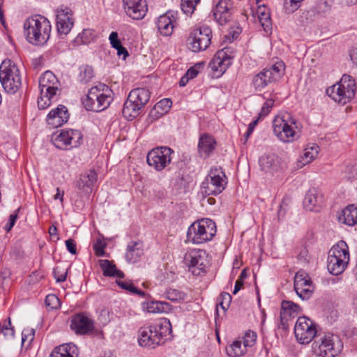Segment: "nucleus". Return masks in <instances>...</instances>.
I'll return each mask as SVG.
<instances>
[{
	"instance_id": "41",
	"label": "nucleus",
	"mask_w": 357,
	"mask_h": 357,
	"mask_svg": "<svg viewBox=\"0 0 357 357\" xmlns=\"http://www.w3.org/2000/svg\"><path fill=\"white\" fill-rule=\"evenodd\" d=\"M165 297L172 302L180 303L185 301L187 294L177 289H169L165 291Z\"/></svg>"
},
{
	"instance_id": "58",
	"label": "nucleus",
	"mask_w": 357,
	"mask_h": 357,
	"mask_svg": "<svg viewBox=\"0 0 357 357\" xmlns=\"http://www.w3.org/2000/svg\"><path fill=\"white\" fill-rule=\"evenodd\" d=\"M109 40L111 46L114 48L119 47L121 44V40L119 38V34L116 31H112L109 36Z\"/></svg>"
},
{
	"instance_id": "38",
	"label": "nucleus",
	"mask_w": 357,
	"mask_h": 357,
	"mask_svg": "<svg viewBox=\"0 0 357 357\" xmlns=\"http://www.w3.org/2000/svg\"><path fill=\"white\" fill-rule=\"evenodd\" d=\"M246 348L241 340H235L226 347V352L229 357H240L245 354Z\"/></svg>"
},
{
	"instance_id": "56",
	"label": "nucleus",
	"mask_w": 357,
	"mask_h": 357,
	"mask_svg": "<svg viewBox=\"0 0 357 357\" xmlns=\"http://www.w3.org/2000/svg\"><path fill=\"white\" fill-rule=\"evenodd\" d=\"M35 331L33 328H26L22 333V344L25 341L29 340V342H32L34 338Z\"/></svg>"
},
{
	"instance_id": "22",
	"label": "nucleus",
	"mask_w": 357,
	"mask_h": 357,
	"mask_svg": "<svg viewBox=\"0 0 357 357\" xmlns=\"http://www.w3.org/2000/svg\"><path fill=\"white\" fill-rule=\"evenodd\" d=\"M126 15L135 20L143 19L146 15L148 6L146 0H123Z\"/></svg>"
},
{
	"instance_id": "50",
	"label": "nucleus",
	"mask_w": 357,
	"mask_h": 357,
	"mask_svg": "<svg viewBox=\"0 0 357 357\" xmlns=\"http://www.w3.org/2000/svg\"><path fill=\"white\" fill-rule=\"evenodd\" d=\"M267 69L273 74L275 79L277 80L282 75V71L284 69V64L282 61L276 62L270 68Z\"/></svg>"
},
{
	"instance_id": "19",
	"label": "nucleus",
	"mask_w": 357,
	"mask_h": 357,
	"mask_svg": "<svg viewBox=\"0 0 357 357\" xmlns=\"http://www.w3.org/2000/svg\"><path fill=\"white\" fill-rule=\"evenodd\" d=\"M312 282L304 271H298L294 278V287L296 294L303 301L308 300L312 294Z\"/></svg>"
},
{
	"instance_id": "9",
	"label": "nucleus",
	"mask_w": 357,
	"mask_h": 357,
	"mask_svg": "<svg viewBox=\"0 0 357 357\" xmlns=\"http://www.w3.org/2000/svg\"><path fill=\"white\" fill-rule=\"evenodd\" d=\"M297 121L289 113L277 116L273 121V130L278 138L283 142H293L296 134Z\"/></svg>"
},
{
	"instance_id": "4",
	"label": "nucleus",
	"mask_w": 357,
	"mask_h": 357,
	"mask_svg": "<svg viewBox=\"0 0 357 357\" xmlns=\"http://www.w3.org/2000/svg\"><path fill=\"white\" fill-rule=\"evenodd\" d=\"M151 93L145 88H136L129 93L122 109L123 116L132 121L137 117L150 99Z\"/></svg>"
},
{
	"instance_id": "34",
	"label": "nucleus",
	"mask_w": 357,
	"mask_h": 357,
	"mask_svg": "<svg viewBox=\"0 0 357 357\" xmlns=\"http://www.w3.org/2000/svg\"><path fill=\"white\" fill-rule=\"evenodd\" d=\"M275 80L273 74L267 68H265L255 76L253 84L256 89H262Z\"/></svg>"
},
{
	"instance_id": "16",
	"label": "nucleus",
	"mask_w": 357,
	"mask_h": 357,
	"mask_svg": "<svg viewBox=\"0 0 357 357\" xmlns=\"http://www.w3.org/2000/svg\"><path fill=\"white\" fill-rule=\"evenodd\" d=\"M54 140V145L61 149H66L67 146L77 147L82 143V135L78 130H62Z\"/></svg>"
},
{
	"instance_id": "6",
	"label": "nucleus",
	"mask_w": 357,
	"mask_h": 357,
	"mask_svg": "<svg viewBox=\"0 0 357 357\" xmlns=\"http://www.w3.org/2000/svg\"><path fill=\"white\" fill-rule=\"evenodd\" d=\"M216 234V225L211 219H202L192 223L187 231V241L200 244L211 241Z\"/></svg>"
},
{
	"instance_id": "14",
	"label": "nucleus",
	"mask_w": 357,
	"mask_h": 357,
	"mask_svg": "<svg viewBox=\"0 0 357 357\" xmlns=\"http://www.w3.org/2000/svg\"><path fill=\"white\" fill-rule=\"evenodd\" d=\"M212 38L211 29L204 25L194 29L188 38L190 48L194 52L205 50L211 44Z\"/></svg>"
},
{
	"instance_id": "48",
	"label": "nucleus",
	"mask_w": 357,
	"mask_h": 357,
	"mask_svg": "<svg viewBox=\"0 0 357 357\" xmlns=\"http://www.w3.org/2000/svg\"><path fill=\"white\" fill-rule=\"evenodd\" d=\"M15 331L11 326L10 319H8V323L3 326L1 325L0 334H2L6 338H12L14 337Z\"/></svg>"
},
{
	"instance_id": "18",
	"label": "nucleus",
	"mask_w": 357,
	"mask_h": 357,
	"mask_svg": "<svg viewBox=\"0 0 357 357\" xmlns=\"http://www.w3.org/2000/svg\"><path fill=\"white\" fill-rule=\"evenodd\" d=\"M56 28L59 34L67 35L74 24L72 10L64 6H61L56 10Z\"/></svg>"
},
{
	"instance_id": "5",
	"label": "nucleus",
	"mask_w": 357,
	"mask_h": 357,
	"mask_svg": "<svg viewBox=\"0 0 357 357\" xmlns=\"http://www.w3.org/2000/svg\"><path fill=\"white\" fill-rule=\"evenodd\" d=\"M349 261L348 245L345 241H340L329 250L327 268L331 274L338 275L344 272Z\"/></svg>"
},
{
	"instance_id": "26",
	"label": "nucleus",
	"mask_w": 357,
	"mask_h": 357,
	"mask_svg": "<svg viewBox=\"0 0 357 357\" xmlns=\"http://www.w3.org/2000/svg\"><path fill=\"white\" fill-rule=\"evenodd\" d=\"M176 12L169 10L158 18L157 27L162 35L169 36L172 33L176 23Z\"/></svg>"
},
{
	"instance_id": "2",
	"label": "nucleus",
	"mask_w": 357,
	"mask_h": 357,
	"mask_svg": "<svg viewBox=\"0 0 357 357\" xmlns=\"http://www.w3.org/2000/svg\"><path fill=\"white\" fill-rule=\"evenodd\" d=\"M24 34L27 41L34 45H43L50 39L51 24L43 15H36L27 18L23 24Z\"/></svg>"
},
{
	"instance_id": "31",
	"label": "nucleus",
	"mask_w": 357,
	"mask_h": 357,
	"mask_svg": "<svg viewBox=\"0 0 357 357\" xmlns=\"http://www.w3.org/2000/svg\"><path fill=\"white\" fill-rule=\"evenodd\" d=\"M338 221L348 226L356 225L357 207L352 204L344 208L338 215Z\"/></svg>"
},
{
	"instance_id": "24",
	"label": "nucleus",
	"mask_w": 357,
	"mask_h": 357,
	"mask_svg": "<svg viewBox=\"0 0 357 357\" xmlns=\"http://www.w3.org/2000/svg\"><path fill=\"white\" fill-rule=\"evenodd\" d=\"M93 328V321L84 313H77L71 317L70 328L76 334H87L91 332Z\"/></svg>"
},
{
	"instance_id": "49",
	"label": "nucleus",
	"mask_w": 357,
	"mask_h": 357,
	"mask_svg": "<svg viewBox=\"0 0 357 357\" xmlns=\"http://www.w3.org/2000/svg\"><path fill=\"white\" fill-rule=\"evenodd\" d=\"M67 273V268H63L59 266H56L53 270L54 276L58 282H64L66 280Z\"/></svg>"
},
{
	"instance_id": "62",
	"label": "nucleus",
	"mask_w": 357,
	"mask_h": 357,
	"mask_svg": "<svg viewBox=\"0 0 357 357\" xmlns=\"http://www.w3.org/2000/svg\"><path fill=\"white\" fill-rule=\"evenodd\" d=\"M257 120H255V121L251 122L249 124L248 130H247L246 132L244 135L245 141L248 140V137H250V135L253 132L254 128H255V126L257 125Z\"/></svg>"
},
{
	"instance_id": "36",
	"label": "nucleus",
	"mask_w": 357,
	"mask_h": 357,
	"mask_svg": "<svg viewBox=\"0 0 357 357\" xmlns=\"http://www.w3.org/2000/svg\"><path fill=\"white\" fill-rule=\"evenodd\" d=\"M143 308L149 313H163L170 311L172 305L164 301H150L143 303Z\"/></svg>"
},
{
	"instance_id": "33",
	"label": "nucleus",
	"mask_w": 357,
	"mask_h": 357,
	"mask_svg": "<svg viewBox=\"0 0 357 357\" xmlns=\"http://www.w3.org/2000/svg\"><path fill=\"white\" fill-rule=\"evenodd\" d=\"M172 102L169 98H164L157 102L149 114L153 120L158 119L166 114L172 107Z\"/></svg>"
},
{
	"instance_id": "10",
	"label": "nucleus",
	"mask_w": 357,
	"mask_h": 357,
	"mask_svg": "<svg viewBox=\"0 0 357 357\" xmlns=\"http://www.w3.org/2000/svg\"><path fill=\"white\" fill-rule=\"evenodd\" d=\"M227 178L220 167H211L202 183V192L206 195H218L226 188Z\"/></svg>"
},
{
	"instance_id": "21",
	"label": "nucleus",
	"mask_w": 357,
	"mask_h": 357,
	"mask_svg": "<svg viewBox=\"0 0 357 357\" xmlns=\"http://www.w3.org/2000/svg\"><path fill=\"white\" fill-rule=\"evenodd\" d=\"M39 88L40 94L54 97L59 89V80L52 72L47 70L40 77Z\"/></svg>"
},
{
	"instance_id": "37",
	"label": "nucleus",
	"mask_w": 357,
	"mask_h": 357,
	"mask_svg": "<svg viewBox=\"0 0 357 357\" xmlns=\"http://www.w3.org/2000/svg\"><path fill=\"white\" fill-rule=\"evenodd\" d=\"M259 21L266 32L272 29L271 14L268 9L264 6H259L257 10Z\"/></svg>"
},
{
	"instance_id": "20",
	"label": "nucleus",
	"mask_w": 357,
	"mask_h": 357,
	"mask_svg": "<svg viewBox=\"0 0 357 357\" xmlns=\"http://www.w3.org/2000/svg\"><path fill=\"white\" fill-rule=\"evenodd\" d=\"M234 12L231 0H219L213 10L215 20L221 26L231 21Z\"/></svg>"
},
{
	"instance_id": "59",
	"label": "nucleus",
	"mask_w": 357,
	"mask_h": 357,
	"mask_svg": "<svg viewBox=\"0 0 357 357\" xmlns=\"http://www.w3.org/2000/svg\"><path fill=\"white\" fill-rule=\"evenodd\" d=\"M201 67V63H198L191 68H190L187 72L185 73V75L190 79H192L195 78L199 73L198 68Z\"/></svg>"
},
{
	"instance_id": "51",
	"label": "nucleus",
	"mask_w": 357,
	"mask_h": 357,
	"mask_svg": "<svg viewBox=\"0 0 357 357\" xmlns=\"http://www.w3.org/2000/svg\"><path fill=\"white\" fill-rule=\"evenodd\" d=\"M45 303L52 309H56L59 306V299L54 294H49L46 296Z\"/></svg>"
},
{
	"instance_id": "13",
	"label": "nucleus",
	"mask_w": 357,
	"mask_h": 357,
	"mask_svg": "<svg viewBox=\"0 0 357 357\" xmlns=\"http://www.w3.org/2000/svg\"><path fill=\"white\" fill-rule=\"evenodd\" d=\"M184 261L194 275H201L206 272L208 264L206 251L192 250L185 255Z\"/></svg>"
},
{
	"instance_id": "27",
	"label": "nucleus",
	"mask_w": 357,
	"mask_h": 357,
	"mask_svg": "<svg viewBox=\"0 0 357 357\" xmlns=\"http://www.w3.org/2000/svg\"><path fill=\"white\" fill-rule=\"evenodd\" d=\"M69 118V114L67 108L62 105H59L56 108L51 110L47 117L48 125L52 128H58L66 123Z\"/></svg>"
},
{
	"instance_id": "52",
	"label": "nucleus",
	"mask_w": 357,
	"mask_h": 357,
	"mask_svg": "<svg viewBox=\"0 0 357 357\" xmlns=\"http://www.w3.org/2000/svg\"><path fill=\"white\" fill-rule=\"evenodd\" d=\"M257 335L254 331H248L245 333V337L243 338V344L245 347H252L256 340Z\"/></svg>"
},
{
	"instance_id": "45",
	"label": "nucleus",
	"mask_w": 357,
	"mask_h": 357,
	"mask_svg": "<svg viewBox=\"0 0 357 357\" xmlns=\"http://www.w3.org/2000/svg\"><path fill=\"white\" fill-rule=\"evenodd\" d=\"M219 299L220 301L218 302V303H217L216 305V311L218 312V307H221L223 311L225 312L231 303V296L229 293L222 292L221 293Z\"/></svg>"
},
{
	"instance_id": "54",
	"label": "nucleus",
	"mask_w": 357,
	"mask_h": 357,
	"mask_svg": "<svg viewBox=\"0 0 357 357\" xmlns=\"http://www.w3.org/2000/svg\"><path fill=\"white\" fill-rule=\"evenodd\" d=\"M54 97L45 96L42 94L38 99V107L40 109H45L51 104V100Z\"/></svg>"
},
{
	"instance_id": "7",
	"label": "nucleus",
	"mask_w": 357,
	"mask_h": 357,
	"mask_svg": "<svg viewBox=\"0 0 357 357\" xmlns=\"http://www.w3.org/2000/svg\"><path fill=\"white\" fill-rule=\"evenodd\" d=\"M0 82L9 93H16L22 86L20 71L10 60L3 61L0 66Z\"/></svg>"
},
{
	"instance_id": "64",
	"label": "nucleus",
	"mask_w": 357,
	"mask_h": 357,
	"mask_svg": "<svg viewBox=\"0 0 357 357\" xmlns=\"http://www.w3.org/2000/svg\"><path fill=\"white\" fill-rule=\"evenodd\" d=\"M349 55L352 62L357 65V46L352 48Z\"/></svg>"
},
{
	"instance_id": "30",
	"label": "nucleus",
	"mask_w": 357,
	"mask_h": 357,
	"mask_svg": "<svg viewBox=\"0 0 357 357\" xmlns=\"http://www.w3.org/2000/svg\"><path fill=\"white\" fill-rule=\"evenodd\" d=\"M79 350L73 343L59 345L51 353L50 357H78Z\"/></svg>"
},
{
	"instance_id": "63",
	"label": "nucleus",
	"mask_w": 357,
	"mask_h": 357,
	"mask_svg": "<svg viewBox=\"0 0 357 357\" xmlns=\"http://www.w3.org/2000/svg\"><path fill=\"white\" fill-rule=\"evenodd\" d=\"M243 285V281L241 278H238L235 282L234 289L233 291L234 294H236L238 291L242 288Z\"/></svg>"
},
{
	"instance_id": "47",
	"label": "nucleus",
	"mask_w": 357,
	"mask_h": 357,
	"mask_svg": "<svg viewBox=\"0 0 357 357\" xmlns=\"http://www.w3.org/2000/svg\"><path fill=\"white\" fill-rule=\"evenodd\" d=\"M107 247V243L101 238H98L96 243L93 244V250L97 257H104L106 255L105 251Z\"/></svg>"
},
{
	"instance_id": "3",
	"label": "nucleus",
	"mask_w": 357,
	"mask_h": 357,
	"mask_svg": "<svg viewBox=\"0 0 357 357\" xmlns=\"http://www.w3.org/2000/svg\"><path fill=\"white\" fill-rule=\"evenodd\" d=\"M112 90L105 84L91 88L83 104L86 110L99 112L107 109L113 100Z\"/></svg>"
},
{
	"instance_id": "55",
	"label": "nucleus",
	"mask_w": 357,
	"mask_h": 357,
	"mask_svg": "<svg viewBox=\"0 0 357 357\" xmlns=\"http://www.w3.org/2000/svg\"><path fill=\"white\" fill-rule=\"evenodd\" d=\"M20 208H17L15 212L10 215L8 222L5 225V229L7 232L10 231L15 224V222L18 218L17 213Z\"/></svg>"
},
{
	"instance_id": "8",
	"label": "nucleus",
	"mask_w": 357,
	"mask_h": 357,
	"mask_svg": "<svg viewBox=\"0 0 357 357\" xmlns=\"http://www.w3.org/2000/svg\"><path fill=\"white\" fill-rule=\"evenodd\" d=\"M354 81L348 75H344L340 81L326 89V93L335 102L345 105L355 96Z\"/></svg>"
},
{
	"instance_id": "46",
	"label": "nucleus",
	"mask_w": 357,
	"mask_h": 357,
	"mask_svg": "<svg viewBox=\"0 0 357 357\" xmlns=\"http://www.w3.org/2000/svg\"><path fill=\"white\" fill-rule=\"evenodd\" d=\"M301 1L298 0H284V8L287 13H293L301 6Z\"/></svg>"
},
{
	"instance_id": "39",
	"label": "nucleus",
	"mask_w": 357,
	"mask_h": 357,
	"mask_svg": "<svg viewBox=\"0 0 357 357\" xmlns=\"http://www.w3.org/2000/svg\"><path fill=\"white\" fill-rule=\"evenodd\" d=\"M301 307L289 301H283L281 303V312L285 313L287 316L294 317L300 312Z\"/></svg>"
},
{
	"instance_id": "40",
	"label": "nucleus",
	"mask_w": 357,
	"mask_h": 357,
	"mask_svg": "<svg viewBox=\"0 0 357 357\" xmlns=\"http://www.w3.org/2000/svg\"><path fill=\"white\" fill-rule=\"evenodd\" d=\"M94 38L93 31L89 29H84L82 33H79L74 39V43L76 45L87 44L92 41Z\"/></svg>"
},
{
	"instance_id": "44",
	"label": "nucleus",
	"mask_w": 357,
	"mask_h": 357,
	"mask_svg": "<svg viewBox=\"0 0 357 357\" xmlns=\"http://www.w3.org/2000/svg\"><path fill=\"white\" fill-rule=\"evenodd\" d=\"M199 1L200 0H181V8L184 13L191 15L193 13L195 6Z\"/></svg>"
},
{
	"instance_id": "32",
	"label": "nucleus",
	"mask_w": 357,
	"mask_h": 357,
	"mask_svg": "<svg viewBox=\"0 0 357 357\" xmlns=\"http://www.w3.org/2000/svg\"><path fill=\"white\" fill-rule=\"evenodd\" d=\"M143 254L142 243L132 241L127 246L126 258L128 261L135 263L139 260Z\"/></svg>"
},
{
	"instance_id": "12",
	"label": "nucleus",
	"mask_w": 357,
	"mask_h": 357,
	"mask_svg": "<svg viewBox=\"0 0 357 357\" xmlns=\"http://www.w3.org/2000/svg\"><path fill=\"white\" fill-rule=\"evenodd\" d=\"M172 153L174 151L167 146L154 148L148 152L146 162L155 170L160 172L171 162Z\"/></svg>"
},
{
	"instance_id": "43",
	"label": "nucleus",
	"mask_w": 357,
	"mask_h": 357,
	"mask_svg": "<svg viewBox=\"0 0 357 357\" xmlns=\"http://www.w3.org/2000/svg\"><path fill=\"white\" fill-rule=\"evenodd\" d=\"M319 146L313 144L310 147H307L304 150L302 161L303 165L310 163L312 160L317 158L319 153Z\"/></svg>"
},
{
	"instance_id": "61",
	"label": "nucleus",
	"mask_w": 357,
	"mask_h": 357,
	"mask_svg": "<svg viewBox=\"0 0 357 357\" xmlns=\"http://www.w3.org/2000/svg\"><path fill=\"white\" fill-rule=\"evenodd\" d=\"M287 314L282 312L280 311V323L278 324V328H282V329L287 328Z\"/></svg>"
},
{
	"instance_id": "23",
	"label": "nucleus",
	"mask_w": 357,
	"mask_h": 357,
	"mask_svg": "<svg viewBox=\"0 0 357 357\" xmlns=\"http://www.w3.org/2000/svg\"><path fill=\"white\" fill-rule=\"evenodd\" d=\"M259 165L262 172L270 175H274L282 169L280 158L273 153L262 155L259 159Z\"/></svg>"
},
{
	"instance_id": "35",
	"label": "nucleus",
	"mask_w": 357,
	"mask_h": 357,
	"mask_svg": "<svg viewBox=\"0 0 357 357\" xmlns=\"http://www.w3.org/2000/svg\"><path fill=\"white\" fill-rule=\"evenodd\" d=\"M99 264L103 271V275L107 277H116L123 278L124 273L116 268V265L107 259H100Z\"/></svg>"
},
{
	"instance_id": "11",
	"label": "nucleus",
	"mask_w": 357,
	"mask_h": 357,
	"mask_svg": "<svg viewBox=\"0 0 357 357\" xmlns=\"http://www.w3.org/2000/svg\"><path fill=\"white\" fill-rule=\"evenodd\" d=\"M314 349L317 356L321 357H335L343 348V344L340 337L333 334L327 333L320 337L314 342Z\"/></svg>"
},
{
	"instance_id": "42",
	"label": "nucleus",
	"mask_w": 357,
	"mask_h": 357,
	"mask_svg": "<svg viewBox=\"0 0 357 357\" xmlns=\"http://www.w3.org/2000/svg\"><path fill=\"white\" fill-rule=\"evenodd\" d=\"M93 77V70L91 66H82L79 68L78 80L82 84L89 82Z\"/></svg>"
},
{
	"instance_id": "25",
	"label": "nucleus",
	"mask_w": 357,
	"mask_h": 357,
	"mask_svg": "<svg viewBox=\"0 0 357 357\" xmlns=\"http://www.w3.org/2000/svg\"><path fill=\"white\" fill-rule=\"evenodd\" d=\"M97 181V173L93 169H89L79 175V179L75 181V187L82 192L88 195L92 192Z\"/></svg>"
},
{
	"instance_id": "1",
	"label": "nucleus",
	"mask_w": 357,
	"mask_h": 357,
	"mask_svg": "<svg viewBox=\"0 0 357 357\" xmlns=\"http://www.w3.org/2000/svg\"><path fill=\"white\" fill-rule=\"evenodd\" d=\"M172 332L169 320L160 319L155 323L144 325L138 331L139 344L147 349H155L164 342L163 339Z\"/></svg>"
},
{
	"instance_id": "15",
	"label": "nucleus",
	"mask_w": 357,
	"mask_h": 357,
	"mask_svg": "<svg viewBox=\"0 0 357 357\" xmlns=\"http://www.w3.org/2000/svg\"><path fill=\"white\" fill-rule=\"evenodd\" d=\"M294 333L299 343L308 344L316 336V325L307 317H300L296 322Z\"/></svg>"
},
{
	"instance_id": "17",
	"label": "nucleus",
	"mask_w": 357,
	"mask_h": 357,
	"mask_svg": "<svg viewBox=\"0 0 357 357\" xmlns=\"http://www.w3.org/2000/svg\"><path fill=\"white\" fill-rule=\"evenodd\" d=\"M232 57L228 55L225 49L218 51L208 63V68L213 72V77H220L231 64Z\"/></svg>"
},
{
	"instance_id": "57",
	"label": "nucleus",
	"mask_w": 357,
	"mask_h": 357,
	"mask_svg": "<svg viewBox=\"0 0 357 357\" xmlns=\"http://www.w3.org/2000/svg\"><path fill=\"white\" fill-rule=\"evenodd\" d=\"M116 284L121 289H125L132 294L133 293L134 290H136V287L130 281L116 280Z\"/></svg>"
},
{
	"instance_id": "28",
	"label": "nucleus",
	"mask_w": 357,
	"mask_h": 357,
	"mask_svg": "<svg viewBox=\"0 0 357 357\" xmlns=\"http://www.w3.org/2000/svg\"><path fill=\"white\" fill-rule=\"evenodd\" d=\"M322 202V194L318 189L312 188L307 192L303 200V205L306 210L318 211Z\"/></svg>"
},
{
	"instance_id": "60",
	"label": "nucleus",
	"mask_w": 357,
	"mask_h": 357,
	"mask_svg": "<svg viewBox=\"0 0 357 357\" xmlns=\"http://www.w3.org/2000/svg\"><path fill=\"white\" fill-rule=\"evenodd\" d=\"M68 251L72 255L77 253L76 244L73 239L69 238L65 241Z\"/></svg>"
},
{
	"instance_id": "29",
	"label": "nucleus",
	"mask_w": 357,
	"mask_h": 357,
	"mask_svg": "<svg viewBox=\"0 0 357 357\" xmlns=\"http://www.w3.org/2000/svg\"><path fill=\"white\" fill-rule=\"evenodd\" d=\"M216 141L214 137L208 134H203L200 136L198 143V151L200 157L207 158L215 150Z\"/></svg>"
},
{
	"instance_id": "53",
	"label": "nucleus",
	"mask_w": 357,
	"mask_h": 357,
	"mask_svg": "<svg viewBox=\"0 0 357 357\" xmlns=\"http://www.w3.org/2000/svg\"><path fill=\"white\" fill-rule=\"evenodd\" d=\"M274 105V100L273 99L267 100L263 105L261 112L259 113V118L266 116L271 112Z\"/></svg>"
}]
</instances>
